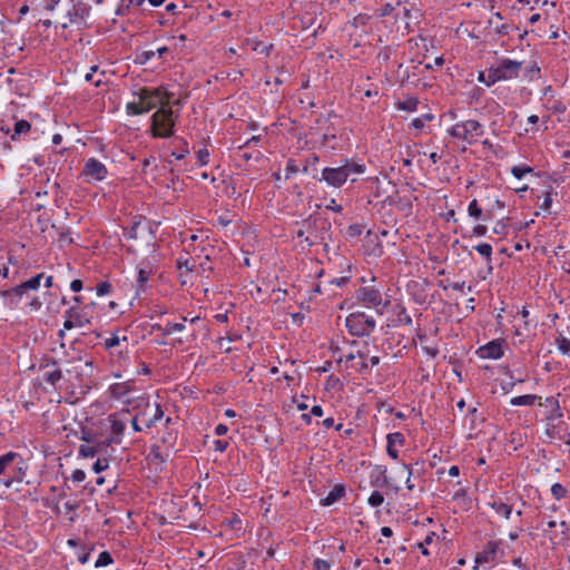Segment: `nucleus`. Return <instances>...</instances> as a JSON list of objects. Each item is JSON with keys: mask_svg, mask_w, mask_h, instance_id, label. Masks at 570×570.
<instances>
[{"mask_svg": "<svg viewBox=\"0 0 570 570\" xmlns=\"http://www.w3.org/2000/svg\"><path fill=\"white\" fill-rule=\"evenodd\" d=\"M56 366H59V362L55 357H51V356H48V355H45L40 360V363H39V370L40 371L47 370L49 367H53L55 368Z\"/></svg>", "mask_w": 570, "mask_h": 570, "instance_id": "nucleus-42", "label": "nucleus"}, {"mask_svg": "<svg viewBox=\"0 0 570 570\" xmlns=\"http://www.w3.org/2000/svg\"><path fill=\"white\" fill-rule=\"evenodd\" d=\"M209 150L207 148H202L196 151V158L199 166H206L209 163Z\"/></svg>", "mask_w": 570, "mask_h": 570, "instance_id": "nucleus-47", "label": "nucleus"}, {"mask_svg": "<svg viewBox=\"0 0 570 570\" xmlns=\"http://www.w3.org/2000/svg\"><path fill=\"white\" fill-rule=\"evenodd\" d=\"M154 57H155V51H153V50L144 51V52H141V53L138 56V61H139L141 65H145V63H147L150 59H153Z\"/></svg>", "mask_w": 570, "mask_h": 570, "instance_id": "nucleus-54", "label": "nucleus"}, {"mask_svg": "<svg viewBox=\"0 0 570 570\" xmlns=\"http://www.w3.org/2000/svg\"><path fill=\"white\" fill-rule=\"evenodd\" d=\"M487 81H485V86L487 87H491L493 86L494 83H497L498 81H501L500 78H499V73L497 71V68L495 67H490L487 71Z\"/></svg>", "mask_w": 570, "mask_h": 570, "instance_id": "nucleus-41", "label": "nucleus"}, {"mask_svg": "<svg viewBox=\"0 0 570 570\" xmlns=\"http://www.w3.org/2000/svg\"><path fill=\"white\" fill-rule=\"evenodd\" d=\"M131 426H132L134 431H136V432H141L145 430V426H142L141 421H140L139 416L137 415V413L135 414V416L131 420Z\"/></svg>", "mask_w": 570, "mask_h": 570, "instance_id": "nucleus-60", "label": "nucleus"}, {"mask_svg": "<svg viewBox=\"0 0 570 570\" xmlns=\"http://www.w3.org/2000/svg\"><path fill=\"white\" fill-rule=\"evenodd\" d=\"M71 479L75 482H82L86 479V473L83 470L76 469L71 474Z\"/></svg>", "mask_w": 570, "mask_h": 570, "instance_id": "nucleus-61", "label": "nucleus"}, {"mask_svg": "<svg viewBox=\"0 0 570 570\" xmlns=\"http://www.w3.org/2000/svg\"><path fill=\"white\" fill-rule=\"evenodd\" d=\"M11 470L13 472V474L11 476L0 480V482L6 488H11L14 482H22L26 476L28 465L21 455L19 459H17V461L12 465Z\"/></svg>", "mask_w": 570, "mask_h": 570, "instance_id": "nucleus-15", "label": "nucleus"}, {"mask_svg": "<svg viewBox=\"0 0 570 570\" xmlns=\"http://www.w3.org/2000/svg\"><path fill=\"white\" fill-rule=\"evenodd\" d=\"M185 330L184 323H171L168 322L165 326L160 324H153L151 331L153 332H160L163 336H169L173 332H181Z\"/></svg>", "mask_w": 570, "mask_h": 570, "instance_id": "nucleus-25", "label": "nucleus"}, {"mask_svg": "<svg viewBox=\"0 0 570 570\" xmlns=\"http://www.w3.org/2000/svg\"><path fill=\"white\" fill-rule=\"evenodd\" d=\"M132 96L139 98L141 107L144 109H147V112H149L157 106L161 107L163 102H166V100H170L173 94L167 91L163 87H142L138 91H134Z\"/></svg>", "mask_w": 570, "mask_h": 570, "instance_id": "nucleus-5", "label": "nucleus"}, {"mask_svg": "<svg viewBox=\"0 0 570 570\" xmlns=\"http://www.w3.org/2000/svg\"><path fill=\"white\" fill-rule=\"evenodd\" d=\"M114 562V559L111 557V554L108 552V551H102L98 559L96 560V563H95V567L96 568H100V567H106V566H109Z\"/></svg>", "mask_w": 570, "mask_h": 570, "instance_id": "nucleus-40", "label": "nucleus"}, {"mask_svg": "<svg viewBox=\"0 0 570 570\" xmlns=\"http://www.w3.org/2000/svg\"><path fill=\"white\" fill-rule=\"evenodd\" d=\"M82 174L96 181H101L107 177V167L96 158H89L83 166Z\"/></svg>", "mask_w": 570, "mask_h": 570, "instance_id": "nucleus-13", "label": "nucleus"}, {"mask_svg": "<svg viewBox=\"0 0 570 570\" xmlns=\"http://www.w3.org/2000/svg\"><path fill=\"white\" fill-rule=\"evenodd\" d=\"M314 570H330L331 563L323 559H315L313 562Z\"/></svg>", "mask_w": 570, "mask_h": 570, "instance_id": "nucleus-52", "label": "nucleus"}, {"mask_svg": "<svg viewBox=\"0 0 570 570\" xmlns=\"http://www.w3.org/2000/svg\"><path fill=\"white\" fill-rule=\"evenodd\" d=\"M177 269L186 268L187 272H194L196 265L190 263V259L187 256H180L176 261Z\"/></svg>", "mask_w": 570, "mask_h": 570, "instance_id": "nucleus-39", "label": "nucleus"}, {"mask_svg": "<svg viewBox=\"0 0 570 570\" xmlns=\"http://www.w3.org/2000/svg\"><path fill=\"white\" fill-rule=\"evenodd\" d=\"M399 317H400V321L404 324V325H409L411 326L413 324V321H412V317L406 313L405 309H403L400 314H399Z\"/></svg>", "mask_w": 570, "mask_h": 570, "instance_id": "nucleus-63", "label": "nucleus"}, {"mask_svg": "<svg viewBox=\"0 0 570 570\" xmlns=\"http://www.w3.org/2000/svg\"><path fill=\"white\" fill-rule=\"evenodd\" d=\"M132 409L137 410V415L145 429H151L164 416L161 405L159 403L151 404L149 395L145 393L136 399Z\"/></svg>", "mask_w": 570, "mask_h": 570, "instance_id": "nucleus-4", "label": "nucleus"}, {"mask_svg": "<svg viewBox=\"0 0 570 570\" xmlns=\"http://www.w3.org/2000/svg\"><path fill=\"white\" fill-rule=\"evenodd\" d=\"M386 440V452L392 459L396 460L399 458V451L395 448H393V444L397 443L402 446L405 442V438L401 432H394L387 434Z\"/></svg>", "mask_w": 570, "mask_h": 570, "instance_id": "nucleus-23", "label": "nucleus"}, {"mask_svg": "<svg viewBox=\"0 0 570 570\" xmlns=\"http://www.w3.org/2000/svg\"><path fill=\"white\" fill-rule=\"evenodd\" d=\"M500 543V541H488L483 547V550L476 553L475 556L474 569H478L479 564H484L494 561Z\"/></svg>", "mask_w": 570, "mask_h": 570, "instance_id": "nucleus-17", "label": "nucleus"}, {"mask_svg": "<svg viewBox=\"0 0 570 570\" xmlns=\"http://www.w3.org/2000/svg\"><path fill=\"white\" fill-rule=\"evenodd\" d=\"M179 142L181 144V148L171 153V156H174L177 160L185 158L186 155L189 154L187 142L184 139H179Z\"/></svg>", "mask_w": 570, "mask_h": 570, "instance_id": "nucleus-49", "label": "nucleus"}, {"mask_svg": "<svg viewBox=\"0 0 570 570\" xmlns=\"http://www.w3.org/2000/svg\"><path fill=\"white\" fill-rule=\"evenodd\" d=\"M119 345H120V338L116 334H112L111 337L105 340V342H104L105 348L110 351V354H112V348H115Z\"/></svg>", "mask_w": 570, "mask_h": 570, "instance_id": "nucleus-48", "label": "nucleus"}, {"mask_svg": "<svg viewBox=\"0 0 570 570\" xmlns=\"http://www.w3.org/2000/svg\"><path fill=\"white\" fill-rule=\"evenodd\" d=\"M551 493L557 500L566 498L568 491L561 483H554L551 487Z\"/></svg>", "mask_w": 570, "mask_h": 570, "instance_id": "nucleus-44", "label": "nucleus"}, {"mask_svg": "<svg viewBox=\"0 0 570 570\" xmlns=\"http://www.w3.org/2000/svg\"><path fill=\"white\" fill-rule=\"evenodd\" d=\"M95 450H98V456H106L112 443H109V439L102 441L92 442Z\"/></svg>", "mask_w": 570, "mask_h": 570, "instance_id": "nucleus-36", "label": "nucleus"}, {"mask_svg": "<svg viewBox=\"0 0 570 570\" xmlns=\"http://www.w3.org/2000/svg\"><path fill=\"white\" fill-rule=\"evenodd\" d=\"M136 389L135 381L128 380L121 383H114L108 387V394L111 399L124 400L130 405H135L136 400H130L129 394Z\"/></svg>", "mask_w": 570, "mask_h": 570, "instance_id": "nucleus-10", "label": "nucleus"}, {"mask_svg": "<svg viewBox=\"0 0 570 570\" xmlns=\"http://www.w3.org/2000/svg\"><path fill=\"white\" fill-rule=\"evenodd\" d=\"M177 432L169 430L161 436V443L165 445L166 449H169V451L173 452L174 446L177 442Z\"/></svg>", "mask_w": 570, "mask_h": 570, "instance_id": "nucleus-32", "label": "nucleus"}, {"mask_svg": "<svg viewBox=\"0 0 570 570\" xmlns=\"http://www.w3.org/2000/svg\"><path fill=\"white\" fill-rule=\"evenodd\" d=\"M367 502L372 508H377L384 502V497L380 491H373Z\"/></svg>", "mask_w": 570, "mask_h": 570, "instance_id": "nucleus-45", "label": "nucleus"}, {"mask_svg": "<svg viewBox=\"0 0 570 570\" xmlns=\"http://www.w3.org/2000/svg\"><path fill=\"white\" fill-rule=\"evenodd\" d=\"M468 213H469V216H471L475 219H480L482 217L483 210L480 207L476 199H473L472 202H470L469 207H468Z\"/></svg>", "mask_w": 570, "mask_h": 570, "instance_id": "nucleus-38", "label": "nucleus"}, {"mask_svg": "<svg viewBox=\"0 0 570 570\" xmlns=\"http://www.w3.org/2000/svg\"><path fill=\"white\" fill-rule=\"evenodd\" d=\"M370 483L374 488H383L387 485L386 468L376 465L370 474Z\"/></svg>", "mask_w": 570, "mask_h": 570, "instance_id": "nucleus-22", "label": "nucleus"}, {"mask_svg": "<svg viewBox=\"0 0 570 570\" xmlns=\"http://www.w3.org/2000/svg\"><path fill=\"white\" fill-rule=\"evenodd\" d=\"M110 421V435L108 436L109 443L120 444L126 429V423L119 417L118 414L109 415Z\"/></svg>", "mask_w": 570, "mask_h": 570, "instance_id": "nucleus-18", "label": "nucleus"}, {"mask_svg": "<svg viewBox=\"0 0 570 570\" xmlns=\"http://www.w3.org/2000/svg\"><path fill=\"white\" fill-rule=\"evenodd\" d=\"M356 299L365 304L366 306L386 307L389 302L383 303L381 291L375 286L360 287L355 293Z\"/></svg>", "mask_w": 570, "mask_h": 570, "instance_id": "nucleus-9", "label": "nucleus"}, {"mask_svg": "<svg viewBox=\"0 0 570 570\" xmlns=\"http://www.w3.org/2000/svg\"><path fill=\"white\" fill-rule=\"evenodd\" d=\"M346 493V489L343 484H336L334 488L327 493V495L321 499V505L330 507L341 500Z\"/></svg>", "mask_w": 570, "mask_h": 570, "instance_id": "nucleus-24", "label": "nucleus"}, {"mask_svg": "<svg viewBox=\"0 0 570 570\" xmlns=\"http://www.w3.org/2000/svg\"><path fill=\"white\" fill-rule=\"evenodd\" d=\"M228 441L226 440H216L214 441V449L220 453L225 452L228 446Z\"/></svg>", "mask_w": 570, "mask_h": 570, "instance_id": "nucleus-59", "label": "nucleus"}, {"mask_svg": "<svg viewBox=\"0 0 570 570\" xmlns=\"http://www.w3.org/2000/svg\"><path fill=\"white\" fill-rule=\"evenodd\" d=\"M109 466V461L106 456H98L97 461L92 465V470L96 473H100L105 470H107Z\"/></svg>", "mask_w": 570, "mask_h": 570, "instance_id": "nucleus-46", "label": "nucleus"}, {"mask_svg": "<svg viewBox=\"0 0 570 570\" xmlns=\"http://www.w3.org/2000/svg\"><path fill=\"white\" fill-rule=\"evenodd\" d=\"M345 325L353 336H368L375 328V320L362 312L351 313Z\"/></svg>", "mask_w": 570, "mask_h": 570, "instance_id": "nucleus-7", "label": "nucleus"}, {"mask_svg": "<svg viewBox=\"0 0 570 570\" xmlns=\"http://www.w3.org/2000/svg\"><path fill=\"white\" fill-rule=\"evenodd\" d=\"M540 401L541 397L534 394H525L512 397L510 400V404L513 406H531L535 403V401Z\"/></svg>", "mask_w": 570, "mask_h": 570, "instance_id": "nucleus-28", "label": "nucleus"}, {"mask_svg": "<svg viewBox=\"0 0 570 570\" xmlns=\"http://www.w3.org/2000/svg\"><path fill=\"white\" fill-rule=\"evenodd\" d=\"M0 296L3 299L4 306L14 309L24 298L29 297V293L19 284L10 288L0 289Z\"/></svg>", "mask_w": 570, "mask_h": 570, "instance_id": "nucleus-11", "label": "nucleus"}, {"mask_svg": "<svg viewBox=\"0 0 570 570\" xmlns=\"http://www.w3.org/2000/svg\"><path fill=\"white\" fill-rule=\"evenodd\" d=\"M534 169L533 167L531 166H528V165H519V166H513L512 169H511V173L512 175L518 178V179H521L524 177L525 174H530L532 173Z\"/></svg>", "mask_w": 570, "mask_h": 570, "instance_id": "nucleus-37", "label": "nucleus"}, {"mask_svg": "<svg viewBox=\"0 0 570 570\" xmlns=\"http://www.w3.org/2000/svg\"><path fill=\"white\" fill-rule=\"evenodd\" d=\"M126 111L130 116H139L147 112V109L141 107V102L139 98L137 100L130 101L126 105Z\"/></svg>", "mask_w": 570, "mask_h": 570, "instance_id": "nucleus-31", "label": "nucleus"}, {"mask_svg": "<svg viewBox=\"0 0 570 570\" xmlns=\"http://www.w3.org/2000/svg\"><path fill=\"white\" fill-rule=\"evenodd\" d=\"M364 171V165L346 159L344 165L340 167H325L322 170L321 177L314 174L313 178L318 181L324 180L328 186L340 188L351 175L363 174Z\"/></svg>", "mask_w": 570, "mask_h": 570, "instance_id": "nucleus-2", "label": "nucleus"}, {"mask_svg": "<svg viewBox=\"0 0 570 570\" xmlns=\"http://www.w3.org/2000/svg\"><path fill=\"white\" fill-rule=\"evenodd\" d=\"M79 455L82 458H94L98 455V450H95L94 445L81 444L79 446Z\"/></svg>", "mask_w": 570, "mask_h": 570, "instance_id": "nucleus-43", "label": "nucleus"}, {"mask_svg": "<svg viewBox=\"0 0 570 570\" xmlns=\"http://www.w3.org/2000/svg\"><path fill=\"white\" fill-rule=\"evenodd\" d=\"M89 12L90 7L79 2L78 4L72 6V8L67 12V17L71 24L80 27L85 24V20L89 16Z\"/></svg>", "mask_w": 570, "mask_h": 570, "instance_id": "nucleus-19", "label": "nucleus"}, {"mask_svg": "<svg viewBox=\"0 0 570 570\" xmlns=\"http://www.w3.org/2000/svg\"><path fill=\"white\" fill-rule=\"evenodd\" d=\"M179 114L170 107V100L163 102L161 107L151 116V135L155 138H169L174 135V128Z\"/></svg>", "mask_w": 570, "mask_h": 570, "instance_id": "nucleus-3", "label": "nucleus"}, {"mask_svg": "<svg viewBox=\"0 0 570 570\" xmlns=\"http://www.w3.org/2000/svg\"><path fill=\"white\" fill-rule=\"evenodd\" d=\"M449 135L472 145L483 135V126L475 119H469L453 125L449 129Z\"/></svg>", "mask_w": 570, "mask_h": 570, "instance_id": "nucleus-6", "label": "nucleus"}, {"mask_svg": "<svg viewBox=\"0 0 570 570\" xmlns=\"http://www.w3.org/2000/svg\"><path fill=\"white\" fill-rule=\"evenodd\" d=\"M91 551H92V549L86 550L85 548H81V551L78 553V557H77L78 561L81 564L87 563L89 561Z\"/></svg>", "mask_w": 570, "mask_h": 570, "instance_id": "nucleus-53", "label": "nucleus"}, {"mask_svg": "<svg viewBox=\"0 0 570 570\" xmlns=\"http://www.w3.org/2000/svg\"><path fill=\"white\" fill-rule=\"evenodd\" d=\"M419 105V99L416 97H409L404 101H400L397 104L399 110H405V111H414L416 110Z\"/></svg>", "mask_w": 570, "mask_h": 570, "instance_id": "nucleus-33", "label": "nucleus"}, {"mask_svg": "<svg viewBox=\"0 0 570 570\" xmlns=\"http://www.w3.org/2000/svg\"><path fill=\"white\" fill-rule=\"evenodd\" d=\"M43 277H45V274L39 273V274L32 276L31 278L22 282L20 285L22 286V288H24V291L27 293H30V291H38Z\"/></svg>", "mask_w": 570, "mask_h": 570, "instance_id": "nucleus-30", "label": "nucleus"}, {"mask_svg": "<svg viewBox=\"0 0 570 570\" xmlns=\"http://www.w3.org/2000/svg\"><path fill=\"white\" fill-rule=\"evenodd\" d=\"M474 249L482 255L488 263L492 261V246L488 243H482L474 246Z\"/></svg>", "mask_w": 570, "mask_h": 570, "instance_id": "nucleus-35", "label": "nucleus"}, {"mask_svg": "<svg viewBox=\"0 0 570 570\" xmlns=\"http://www.w3.org/2000/svg\"><path fill=\"white\" fill-rule=\"evenodd\" d=\"M28 306L30 307L31 311H39L41 309L42 307V302L40 301V298L38 296H35L30 299V302L28 303Z\"/></svg>", "mask_w": 570, "mask_h": 570, "instance_id": "nucleus-58", "label": "nucleus"}, {"mask_svg": "<svg viewBox=\"0 0 570 570\" xmlns=\"http://www.w3.org/2000/svg\"><path fill=\"white\" fill-rule=\"evenodd\" d=\"M20 454L13 451H9L0 456V476L4 475L7 470L11 469Z\"/></svg>", "mask_w": 570, "mask_h": 570, "instance_id": "nucleus-26", "label": "nucleus"}, {"mask_svg": "<svg viewBox=\"0 0 570 570\" xmlns=\"http://www.w3.org/2000/svg\"><path fill=\"white\" fill-rule=\"evenodd\" d=\"M523 62L503 58L499 61L497 71L500 80H511L519 76Z\"/></svg>", "mask_w": 570, "mask_h": 570, "instance_id": "nucleus-12", "label": "nucleus"}, {"mask_svg": "<svg viewBox=\"0 0 570 570\" xmlns=\"http://www.w3.org/2000/svg\"><path fill=\"white\" fill-rule=\"evenodd\" d=\"M154 274V267L149 262H141L138 267L136 294L146 293L147 284Z\"/></svg>", "mask_w": 570, "mask_h": 570, "instance_id": "nucleus-16", "label": "nucleus"}, {"mask_svg": "<svg viewBox=\"0 0 570 570\" xmlns=\"http://www.w3.org/2000/svg\"><path fill=\"white\" fill-rule=\"evenodd\" d=\"M31 130V124L28 120L21 119L16 121L13 126V132L10 135V139L13 141L19 140L22 134H28Z\"/></svg>", "mask_w": 570, "mask_h": 570, "instance_id": "nucleus-27", "label": "nucleus"}, {"mask_svg": "<svg viewBox=\"0 0 570 570\" xmlns=\"http://www.w3.org/2000/svg\"><path fill=\"white\" fill-rule=\"evenodd\" d=\"M556 344L558 346V350L562 354L570 356V340H568L561 333H559L558 336L556 337Z\"/></svg>", "mask_w": 570, "mask_h": 570, "instance_id": "nucleus-34", "label": "nucleus"}, {"mask_svg": "<svg viewBox=\"0 0 570 570\" xmlns=\"http://www.w3.org/2000/svg\"><path fill=\"white\" fill-rule=\"evenodd\" d=\"M487 232H488L487 226H484V225H475L473 227L472 235L481 237V236H484L487 234Z\"/></svg>", "mask_w": 570, "mask_h": 570, "instance_id": "nucleus-62", "label": "nucleus"}, {"mask_svg": "<svg viewBox=\"0 0 570 570\" xmlns=\"http://www.w3.org/2000/svg\"><path fill=\"white\" fill-rule=\"evenodd\" d=\"M171 453L173 452L169 451V449L163 448L158 444H154L150 446L149 453L147 455V460L151 464L161 465L169 459Z\"/></svg>", "mask_w": 570, "mask_h": 570, "instance_id": "nucleus-20", "label": "nucleus"}, {"mask_svg": "<svg viewBox=\"0 0 570 570\" xmlns=\"http://www.w3.org/2000/svg\"><path fill=\"white\" fill-rule=\"evenodd\" d=\"M488 505L505 519L510 518L513 510L512 504L503 502L501 498L494 495L491 497V501L488 503Z\"/></svg>", "mask_w": 570, "mask_h": 570, "instance_id": "nucleus-21", "label": "nucleus"}, {"mask_svg": "<svg viewBox=\"0 0 570 570\" xmlns=\"http://www.w3.org/2000/svg\"><path fill=\"white\" fill-rule=\"evenodd\" d=\"M362 233H363V226L361 224H353V225H350L347 228V236L351 238L358 237V236H361Z\"/></svg>", "mask_w": 570, "mask_h": 570, "instance_id": "nucleus-51", "label": "nucleus"}, {"mask_svg": "<svg viewBox=\"0 0 570 570\" xmlns=\"http://www.w3.org/2000/svg\"><path fill=\"white\" fill-rule=\"evenodd\" d=\"M285 170L287 174H296L299 169L298 166L295 164V160L289 159L286 164Z\"/></svg>", "mask_w": 570, "mask_h": 570, "instance_id": "nucleus-64", "label": "nucleus"}, {"mask_svg": "<svg viewBox=\"0 0 570 570\" xmlns=\"http://www.w3.org/2000/svg\"><path fill=\"white\" fill-rule=\"evenodd\" d=\"M512 26L509 23H503L495 28V32L500 36H508L512 31Z\"/></svg>", "mask_w": 570, "mask_h": 570, "instance_id": "nucleus-55", "label": "nucleus"}, {"mask_svg": "<svg viewBox=\"0 0 570 570\" xmlns=\"http://www.w3.org/2000/svg\"><path fill=\"white\" fill-rule=\"evenodd\" d=\"M43 380L46 383L56 386V384L62 379V371L59 366L49 367L45 370Z\"/></svg>", "mask_w": 570, "mask_h": 570, "instance_id": "nucleus-29", "label": "nucleus"}, {"mask_svg": "<svg viewBox=\"0 0 570 570\" xmlns=\"http://www.w3.org/2000/svg\"><path fill=\"white\" fill-rule=\"evenodd\" d=\"M111 288H112V285L109 282H107V281L100 282L96 287L97 295L98 296L107 295L111 292Z\"/></svg>", "mask_w": 570, "mask_h": 570, "instance_id": "nucleus-50", "label": "nucleus"}, {"mask_svg": "<svg viewBox=\"0 0 570 570\" xmlns=\"http://www.w3.org/2000/svg\"><path fill=\"white\" fill-rule=\"evenodd\" d=\"M86 306H70L63 314L65 330H72L75 327H83L91 324V317L86 312Z\"/></svg>", "mask_w": 570, "mask_h": 570, "instance_id": "nucleus-8", "label": "nucleus"}, {"mask_svg": "<svg viewBox=\"0 0 570 570\" xmlns=\"http://www.w3.org/2000/svg\"><path fill=\"white\" fill-rule=\"evenodd\" d=\"M320 160V157L315 154H312L307 159H306V165L303 167V171L304 173H308V168L309 166H314L318 163Z\"/></svg>", "mask_w": 570, "mask_h": 570, "instance_id": "nucleus-56", "label": "nucleus"}, {"mask_svg": "<svg viewBox=\"0 0 570 570\" xmlns=\"http://www.w3.org/2000/svg\"><path fill=\"white\" fill-rule=\"evenodd\" d=\"M503 340H493L483 346H480L476 354L481 358L499 360L503 356Z\"/></svg>", "mask_w": 570, "mask_h": 570, "instance_id": "nucleus-14", "label": "nucleus"}, {"mask_svg": "<svg viewBox=\"0 0 570 570\" xmlns=\"http://www.w3.org/2000/svg\"><path fill=\"white\" fill-rule=\"evenodd\" d=\"M551 204H552V193L548 191V193H546L544 199H543L540 208L549 212Z\"/></svg>", "mask_w": 570, "mask_h": 570, "instance_id": "nucleus-57", "label": "nucleus"}, {"mask_svg": "<svg viewBox=\"0 0 570 570\" xmlns=\"http://www.w3.org/2000/svg\"><path fill=\"white\" fill-rule=\"evenodd\" d=\"M296 224L306 229L307 235L304 238V243H306L308 247L323 244L324 247L327 248L328 245L326 240L331 237L330 232L332 227L327 218L318 214H311L307 218Z\"/></svg>", "mask_w": 570, "mask_h": 570, "instance_id": "nucleus-1", "label": "nucleus"}]
</instances>
